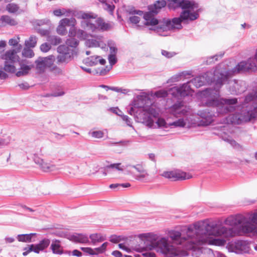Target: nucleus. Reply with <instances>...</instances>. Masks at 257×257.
Returning a JSON list of instances; mask_svg holds the SVG:
<instances>
[{
    "label": "nucleus",
    "mask_w": 257,
    "mask_h": 257,
    "mask_svg": "<svg viewBox=\"0 0 257 257\" xmlns=\"http://www.w3.org/2000/svg\"><path fill=\"white\" fill-rule=\"evenodd\" d=\"M36 236V233L19 234L17 236V238L19 241L30 242L35 241L33 238Z\"/></svg>",
    "instance_id": "nucleus-26"
},
{
    "label": "nucleus",
    "mask_w": 257,
    "mask_h": 257,
    "mask_svg": "<svg viewBox=\"0 0 257 257\" xmlns=\"http://www.w3.org/2000/svg\"><path fill=\"white\" fill-rule=\"evenodd\" d=\"M55 16L60 17L63 15L70 16H74L78 19H83L81 22V27L84 30L92 32L99 31H105L110 30L113 25L110 23H105L101 18H97V15L91 13H85L80 12L77 15L75 14L73 11L65 9H57L53 11Z\"/></svg>",
    "instance_id": "nucleus-4"
},
{
    "label": "nucleus",
    "mask_w": 257,
    "mask_h": 257,
    "mask_svg": "<svg viewBox=\"0 0 257 257\" xmlns=\"http://www.w3.org/2000/svg\"><path fill=\"white\" fill-rule=\"evenodd\" d=\"M112 255L115 257H121L122 256L121 252L118 250H114L112 251Z\"/></svg>",
    "instance_id": "nucleus-64"
},
{
    "label": "nucleus",
    "mask_w": 257,
    "mask_h": 257,
    "mask_svg": "<svg viewBox=\"0 0 257 257\" xmlns=\"http://www.w3.org/2000/svg\"><path fill=\"white\" fill-rule=\"evenodd\" d=\"M224 140L227 142L228 143H229L231 145V146H232L233 147L236 148L237 146H239L238 144L237 143L236 141L232 139L227 138Z\"/></svg>",
    "instance_id": "nucleus-55"
},
{
    "label": "nucleus",
    "mask_w": 257,
    "mask_h": 257,
    "mask_svg": "<svg viewBox=\"0 0 257 257\" xmlns=\"http://www.w3.org/2000/svg\"><path fill=\"white\" fill-rule=\"evenodd\" d=\"M22 55L25 57L32 58L34 56V52L30 48L25 47L23 50Z\"/></svg>",
    "instance_id": "nucleus-40"
},
{
    "label": "nucleus",
    "mask_w": 257,
    "mask_h": 257,
    "mask_svg": "<svg viewBox=\"0 0 257 257\" xmlns=\"http://www.w3.org/2000/svg\"><path fill=\"white\" fill-rule=\"evenodd\" d=\"M156 123L159 127H164L167 128L169 126V124L168 125L165 120L162 118H158L156 121Z\"/></svg>",
    "instance_id": "nucleus-46"
},
{
    "label": "nucleus",
    "mask_w": 257,
    "mask_h": 257,
    "mask_svg": "<svg viewBox=\"0 0 257 257\" xmlns=\"http://www.w3.org/2000/svg\"><path fill=\"white\" fill-rule=\"evenodd\" d=\"M168 7L170 9L181 8L183 9L179 18L172 19H163L160 24V27L157 29V33L161 36L170 35L171 31L180 30L182 28V22L188 23L197 19L199 14L198 6L193 2L186 0H168Z\"/></svg>",
    "instance_id": "nucleus-3"
},
{
    "label": "nucleus",
    "mask_w": 257,
    "mask_h": 257,
    "mask_svg": "<svg viewBox=\"0 0 257 257\" xmlns=\"http://www.w3.org/2000/svg\"><path fill=\"white\" fill-rule=\"evenodd\" d=\"M108 244V242H105L100 246L94 249L90 247H81V249L90 255H97L103 253L105 251Z\"/></svg>",
    "instance_id": "nucleus-21"
},
{
    "label": "nucleus",
    "mask_w": 257,
    "mask_h": 257,
    "mask_svg": "<svg viewBox=\"0 0 257 257\" xmlns=\"http://www.w3.org/2000/svg\"><path fill=\"white\" fill-rule=\"evenodd\" d=\"M197 114L201 118L198 123L199 125L207 126L211 124L213 121V114L208 109L199 110Z\"/></svg>",
    "instance_id": "nucleus-17"
},
{
    "label": "nucleus",
    "mask_w": 257,
    "mask_h": 257,
    "mask_svg": "<svg viewBox=\"0 0 257 257\" xmlns=\"http://www.w3.org/2000/svg\"><path fill=\"white\" fill-rule=\"evenodd\" d=\"M120 240V236L117 235H112L110 237V241L113 243L118 242Z\"/></svg>",
    "instance_id": "nucleus-58"
},
{
    "label": "nucleus",
    "mask_w": 257,
    "mask_h": 257,
    "mask_svg": "<svg viewBox=\"0 0 257 257\" xmlns=\"http://www.w3.org/2000/svg\"><path fill=\"white\" fill-rule=\"evenodd\" d=\"M91 135L92 137L97 138V139H101L104 136V133L101 131H96L91 132Z\"/></svg>",
    "instance_id": "nucleus-44"
},
{
    "label": "nucleus",
    "mask_w": 257,
    "mask_h": 257,
    "mask_svg": "<svg viewBox=\"0 0 257 257\" xmlns=\"http://www.w3.org/2000/svg\"><path fill=\"white\" fill-rule=\"evenodd\" d=\"M107 45L109 48V54L116 55L117 49L115 46V43L112 41L109 40L107 42Z\"/></svg>",
    "instance_id": "nucleus-41"
},
{
    "label": "nucleus",
    "mask_w": 257,
    "mask_h": 257,
    "mask_svg": "<svg viewBox=\"0 0 257 257\" xmlns=\"http://www.w3.org/2000/svg\"><path fill=\"white\" fill-rule=\"evenodd\" d=\"M120 163L112 164L110 165L107 166V168H115L118 170H122L123 169L119 167Z\"/></svg>",
    "instance_id": "nucleus-56"
},
{
    "label": "nucleus",
    "mask_w": 257,
    "mask_h": 257,
    "mask_svg": "<svg viewBox=\"0 0 257 257\" xmlns=\"http://www.w3.org/2000/svg\"><path fill=\"white\" fill-rule=\"evenodd\" d=\"M75 25L70 26L71 28L69 30L68 36L70 38H75L77 34V29L75 27Z\"/></svg>",
    "instance_id": "nucleus-47"
},
{
    "label": "nucleus",
    "mask_w": 257,
    "mask_h": 257,
    "mask_svg": "<svg viewBox=\"0 0 257 257\" xmlns=\"http://www.w3.org/2000/svg\"><path fill=\"white\" fill-rule=\"evenodd\" d=\"M127 142L126 141H120L118 142H114L112 141H108L106 143V144L108 146L120 144L122 146H125L127 145Z\"/></svg>",
    "instance_id": "nucleus-52"
},
{
    "label": "nucleus",
    "mask_w": 257,
    "mask_h": 257,
    "mask_svg": "<svg viewBox=\"0 0 257 257\" xmlns=\"http://www.w3.org/2000/svg\"><path fill=\"white\" fill-rule=\"evenodd\" d=\"M162 54L168 58H170L173 57L176 55V53L173 52H168L166 50H162Z\"/></svg>",
    "instance_id": "nucleus-51"
},
{
    "label": "nucleus",
    "mask_w": 257,
    "mask_h": 257,
    "mask_svg": "<svg viewBox=\"0 0 257 257\" xmlns=\"http://www.w3.org/2000/svg\"><path fill=\"white\" fill-rule=\"evenodd\" d=\"M108 59L111 66L114 65L117 62L116 55L109 54L108 57Z\"/></svg>",
    "instance_id": "nucleus-48"
},
{
    "label": "nucleus",
    "mask_w": 257,
    "mask_h": 257,
    "mask_svg": "<svg viewBox=\"0 0 257 257\" xmlns=\"http://www.w3.org/2000/svg\"><path fill=\"white\" fill-rule=\"evenodd\" d=\"M51 243V240L48 238H44L40 241L39 243L36 244H32L33 247H34V252L39 253L40 251H43L49 246Z\"/></svg>",
    "instance_id": "nucleus-22"
},
{
    "label": "nucleus",
    "mask_w": 257,
    "mask_h": 257,
    "mask_svg": "<svg viewBox=\"0 0 257 257\" xmlns=\"http://www.w3.org/2000/svg\"><path fill=\"white\" fill-rule=\"evenodd\" d=\"M168 95V92L165 90H160L155 92L154 96L157 98H165Z\"/></svg>",
    "instance_id": "nucleus-42"
},
{
    "label": "nucleus",
    "mask_w": 257,
    "mask_h": 257,
    "mask_svg": "<svg viewBox=\"0 0 257 257\" xmlns=\"http://www.w3.org/2000/svg\"><path fill=\"white\" fill-rule=\"evenodd\" d=\"M99 56H91L85 59V63L89 65L93 66L98 63Z\"/></svg>",
    "instance_id": "nucleus-35"
},
{
    "label": "nucleus",
    "mask_w": 257,
    "mask_h": 257,
    "mask_svg": "<svg viewBox=\"0 0 257 257\" xmlns=\"http://www.w3.org/2000/svg\"><path fill=\"white\" fill-rule=\"evenodd\" d=\"M218 57V56L217 55H215V56H213L212 57H211L210 58H209V59H208L207 60V63H211L212 62H214L215 61L217 60Z\"/></svg>",
    "instance_id": "nucleus-60"
},
{
    "label": "nucleus",
    "mask_w": 257,
    "mask_h": 257,
    "mask_svg": "<svg viewBox=\"0 0 257 257\" xmlns=\"http://www.w3.org/2000/svg\"><path fill=\"white\" fill-rule=\"evenodd\" d=\"M19 86L23 89H27L29 88V85L27 83H23L19 84Z\"/></svg>",
    "instance_id": "nucleus-63"
},
{
    "label": "nucleus",
    "mask_w": 257,
    "mask_h": 257,
    "mask_svg": "<svg viewBox=\"0 0 257 257\" xmlns=\"http://www.w3.org/2000/svg\"><path fill=\"white\" fill-rule=\"evenodd\" d=\"M186 124V122L183 118H179L175 121L170 123L169 126H173V127H184Z\"/></svg>",
    "instance_id": "nucleus-33"
},
{
    "label": "nucleus",
    "mask_w": 257,
    "mask_h": 257,
    "mask_svg": "<svg viewBox=\"0 0 257 257\" xmlns=\"http://www.w3.org/2000/svg\"><path fill=\"white\" fill-rule=\"evenodd\" d=\"M166 6V2L165 0H158L154 5L148 6L149 12L145 13L144 19L145 20L144 24L151 26L150 30L154 31L157 33L156 29L160 27V24L162 20L158 21L155 18V16Z\"/></svg>",
    "instance_id": "nucleus-9"
},
{
    "label": "nucleus",
    "mask_w": 257,
    "mask_h": 257,
    "mask_svg": "<svg viewBox=\"0 0 257 257\" xmlns=\"http://www.w3.org/2000/svg\"><path fill=\"white\" fill-rule=\"evenodd\" d=\"M78 39L80 40H86L89 37V35L87 32L81 29H77V34L76 36Z\"/></svg>",
    "instance_id": "nucleus-39"
},
{
    "label": "nucleus",
    "mask_w": 257,
    "mask_h": 257,
    "mask_svg": "<svg viewBox=\"0 0 257 257\" xmlns=\"http://www.w3.org/2000/svg\"><path fill=\"white\" fill-rule=\"evenodd\" d=\"M92 244L95 245L99 242H101L105 239V237L101 233H93L89 235Z\"/></svg>",
    "instance_id": "nucleus-27"
},
{
    "label": "nucleus",
    "mask_w": 257,
    "mask_h": 257,
    "mask_svg": "<svg viewBox=\"0 0 257 257\" xmlns=\"http://www.w3.org/2000/svg\"><path fill=\"white\" fill-rule=\"evenodd\" d=\"M224 224L233 227L239 226L241 232L245 234H253L257 228L256 226L249 222L246 217L240 214L228 217L224 220Z\"/></svg>",
    "instance_id": "nucleus-10"
},
{
    "label": "nucleus",
    "mask_w": 257,
    "mask_h": 257,
    "mask_svg": "<svg viewBox=\"0 0 257 257\" xmlns=\"http://www.w3.org/2000/svg\"><path fill=\"white\" fill-rule=\"evenodd\" d=\"M137 100L140 101L141 104H139L138 107L143 108V110L149 115L143 118V123L150 128H153L154 122L152 117L156 118L159 116V110L155 106L152 104L149 95L145 92L141 93L137 97Z\"/></svg>",
    "instance_id": "nucleus-8"
},
{
    "label": "nucleus",
    "mask_w": 257,
    "mask_h": 257,
    "mask_svg": "<svg viewBox=\"0 0 257 257\" xmlns=\"http://www.w3.org/2000/svg\"><path fill=\"white\" fill-rule=\"evenodd\" d=\"M76 24V21L74 18L63 19L59 22V25L56 29L57 33L61 36L65 35L67 34L66 26H74Z\"/></svg>",
    "instance_id": "nucleus-19"
},
{
    "label": "nucleus",
    "mask_w": 257,
    "mask_h": 257,
    "mask_svg": "<svg viewBox=\"0 0 257 257\" xmlns=\"http://www.w3.org/2000/svg\"><path fill=\"white\" fill-rule=\"evenodd\" d=\"M51 45L48 43H44L42 44L40 47L41 51L44 53L48 52L51 49Z\"/></svg>",
    "instance_id": "nucleus-45"
},
{
    "label": "nucleus",
    "mask_w": 257,
    "mask_h": 257,
    "mask_svg": "<svg viewBox=\"0 0 257 257\" xmlns=\"http://www.w3.org/2000/svg\"><path fill=\"white\" fill-rule=\"evenodd\" d=\"M18 43V41L15 39H11L9 41V44L11 46H16Z\"/></svg>",
    "instance_id": "nucleus-62"
},
{
    "label": "nucleus",
    "mask_w": 257,
    "mask_h": 257,
    "mask_svg": "<svg viewBox=\"0 0 257 257\" xmlns=\"http://www.w3.org/2000/svg\"><path fill=\"white\" fill-rule=\"evenodd\" d=\"M131 167L136 171V172H135L137 173H139L142 172L143 171H145V170L143 169V168L139 165H138L137 166H132Z\"/></svg>",
    "instance_id": "nucleus-57"
},
{
    "label": "nucleus",
    "mask_w": 257,
    "mask_h": 257,
    "mask_svg": "<svg viewBox=\"0 0 257 257\" xmlns=\"http://www.w3.org/2000/svg\"><path fill=\"white\" fill-rule=\"evenodd\" d=\"M218 69L219 71L226 70L221 69L219 66L217 67L213 73V80L211 77L212 74L210 72L205 73L201 76H199L186 83H184L180 86L173 87L169 90L170 93L174 97H182L189 95L192 92L190 83L194 85L196 88H199L206 83L214 82L213 88H207L201 92V105L207 107H215L219 114L227 113L232 112L235 110L234 105L237 103V99L232 98H219L220 96L219 90L220 87H217L216 80L215 79V71Z\"/></svg>",
    "instance_id": "nucleus-2"
},
{
    "label": "nucleus",
    "mask_w": 257,
    "mask_h": 257,
    "mask_svg": "<svg viewBox=\"0 0 257 257\" xmlns=\"http://www.w3.org/2000/svg\"><path fill=\"white\" fill-rule=\"evenodd\" d=\"M121 117L122 119L126 122L127 125L132 126V120L128 116L123 114Z\"/></svg>",
    "instance_id": "nucleus-53"
},
{
    "label": "nucleus",
    "mask_w": 257,
    "mask_h": 257,
    "mask_svg": "<svg viewBox=\"0 0 257 257\" xmlns=\"http://www.w3.org/2000/svg\"><path fill=\"white\" fill-rule=\"evenodd\" d=\"M72 50L70 49L67 45H61L57 48V52L59 53L71 54Z\"/></svg>",
    "instance_id": "nucleus-38"
},
{
    "label": "nucleus",
    "mask_w": 257,
    "mask_h": 257,
    "mask_svg": "<svg viewBox=\"0 0 257 257\" xmlns=\"http://www.w3.org/2000/svg\"><path fill=\"white\" fill-rule=\"evenodd\" d=\"M109 110L112 112V113H115L116 115L120 116L121 117L123 114V112L117 107H111L109 109Z\"/></svg>",
    "instance_id": "nucleus-49"
},
{
    "label": "nucleus",
    "mask_w": 257,
    "mask_h": 257,
    "mask_svg": "<svg viewBox=\"0 0 257 257\" xmlns=\"http://www.w3.org/2000/svg\"><path fill=\"white\" fill-rule=\"evenodd\" d=\"M72 254L74 256H76L78 257H80L82 256V253L81 251L77 249H74L72 251Z\"/></svg>",
    "instance_id": "nucleus-61"
},
{
    "label": "nucleus",
    "mask_w": 257,
    "mask_h": 257,
    "mask_svg": "<svg viewBox=\"0 0 257 257\" xmlns=\"http://www.w3.org/2000/svg\"><path fill=\"white\" fill-rule=\"evenodd\" d=\"M162 176L173 181L188 179L190 178L189 175L180 170L164 172L162 174Z\"/></svg>",
    "instance_id": "nucleus-18"
},
{
    "label": "nucleus",
    "mask_w": 257,
    "mask_h": 257,
    "mask_svg": "<svg viewBox=\"0 0 257 257\" xmlns=\"http://www.w3.org/2000/svg\"><path fill=\"white\" fill-rule=\"evenodd\" d=\"M126 11L130 15L128 19V23L135 25L137 29L140 28L141 26L138 25L141 20V18L139 16H144L145 13L144 14V12L142 11L136 10L133 7H129Z\"/></svg>",
    "instance_id": "nucleus-16"
},
{
    "label": "nucleus",
    "mask_w": 257,
    "mask_h": 257,
    "mask_svg": "<svg viewBox=\"0 0 257 257\" xmlns=\"http://www.w3.org/2000/svg\"><path fill=\"white\" fill-rule=\"evenodd\" d=\"M102 5L103 9L107 11L110 15H112L114 9V6L106 2V0H98Z\"/></svg>",
    "instance_id": "nucleus-29"
},
{
    "label": "nucleus",
    "mask_w": 257,
    "mask_h": 257,
    "mask_svg": "<svg viewBox=\"0 0 257 257\" xmlns=\"http://www.w3.org/2000/svg\"><path fill=\"white\" fill-rule=\"evenodd\" d=\"M250 220L252 223L257 224V212H255L252 215Z\"/></svg>",
    "instance_id": "nucleus-59"
},
{
    "label": "nucleus",
    "mask_w": 257,
    "mask_h": 257,
    "mask_svg": "<svg viewBox=\"0 0 257 257\" xmlns=\"http://www.w3.org/2000/svg\"><path fill=\"white\" fill-rule=\"evenodd\" d=\"M199 257H215V254L212 250L205 248L202 250L201 253Z\"/></svg>",
    "instance_id": "nucleus-37"
},
{
    "label": "nucleus",
    "mask_w": 257,
    "mask_h": 257,
    "mask_svg": "<svg viewBox=\"0 0 257 257\" xmlns=\"http://www.w3.org/2000/svg\"><path fill=\"white\" fill-rule=\"evenodd\" d=\"M37 42V38L34 36L30 37L28 40H26L25 42V47L33 48L36 46Z\"/></svg>",
    "instance_id": "nucleus-30"
},
{
    "label": "nucleus",
    "mask_w": 257,
    "mask_h": 257,
    "mask_svg": "<svg viewBox=\"0 0 257 257\" xmlns=\"http://www.w3.org/2000/svg\"><path fill=\"white\" fill-rule=\"evenodd\" d=\"M32 246V244L29 245L27 247H25L24 248V251L23 252V254L24 256L28 255L31 251L34 252V247H33Z\"/></svg>",
    "instance_id": "nucleus-50"
},
{
    "label": "nucleus",
    "mask_w": 257,
    "mask_h": 257,
    "mask_svg": "<svg viewBox=\"0 0 257 257\" xmlns=\"http://www.w3.org/2000/svg\"><path fill=\"white\" fill-rule=\"evenodd\" d=\"M79 41L75 38H70L66 41V45L70 47L75 48L77 47Z\"/></svg>",
    "instance_id": "nucleus-34"
},
{
    "label": "nucleus",
    "mask_w": 257,
    "mask_h": 257,
    "mask_svg": "<svg viewBox=\"0 0 257 257\" xmlns=\"http://www.w3.org/2000/svg\"><path fill=\"white\" fill-rule=\"evenodd\" d=\"M226 247L229 251L239 254L248 253L250 250L249 243L242 240L230 241L228 242Z\"/></svg>",
    "instance_id": "nucleus-11"
},
{
    "label": "nucleus",
    "mask_w": 257,
    "mask_h": 257,
    "mask_svg": "<svg viewBox=\"0 0 257 257\" xmlns=\"http://www.w3.org/2000/svg\"><path fill=\"white\" fill-rule=\"evenodd\" d=\"M19 10V6L15 3L9 4L6 6V10L10 13H15Z\"/></svg>",
    "instance_id": "nucleus-36"
},
{
    "label": "nucleus",
    "mask_w": 257,
    "mask_h": 257,
    "mask_svg": "<svg viewBox=\"0 0 257 257\" xmlns=\"http://www.w3.org/2000/svg\"><path fill=\"white\" fill-rule=\"evenodd\" d=\"M70 240L76 243H86L89 242V238L85 234L75 233L69 237Z\"/></svg>",
    "instance_id": "nucleus-24"
},
{
    "label": "nucleus",
    "mask_w": 257,
    "mask_h": 257,
    "mask_svg": "<svg viewBox=\"0 0 257 257\" xmlns=\"http://www.w3.org/2000/svg\"><path fill=\"white\" fill-rule=\"evenodd\" d=\"M50 249L55 254L61 255L63 253V247L61 245V242L58 239H53L50 245Z\"/></svg>",
    "instance_id": "nucleus-23"
},
{
    "label": "nucleus",
    "mask_w": 257,
    "mask_h": 257,
    "mask_svg": "<svg viewBox=\"0 0 257 257\" xmlns=\"http://www.w3.org/2000/svg\"><path fill=\"white\" fill-rule=\"evenodd\" d=\"M92 38L87 39L85 45L88 47H99L103 50L106 49L104 37L102 35L91 36Z\"/></svg>",
    "instance_id": "nucleus-14"
},
{
    "label": "nucleus",
    "mask_w": 257,
    "mask_h": 257,
    "mask_svg": "<svg viewBox=\"0 0 257 257\" xmlns=\"http://www.w3.org/2000/svg\"><path fill=\"white\" fill-rule=\"evenodd\" d=\"M131 186V184L129 183H125L122 184H112L109 185V188L111 189H115L118 187H121L123 188H127Z\"/></svg>",
    "instance_id": "nucleus-43"
},
{
    "label": "nucleus",
    "mask_w": 257,
    "mask_h": 257,
    "mask_svg": "<svg viewBox=\"0 0 257 257\" xmlns=\"http://www.w3.org/2000/svg\"><path fill=\"white\" fill-rule=\"evenodd\" d=\"M34 161L36 164L38 165L40 168L45 172L54 171L56 169L55 165L50 163L45 162L43 159L38 156H35Z\"/></svg>",
    "instance_id": "nucleus-20"
},
{
    "label": "nucleus",
    "mask_w": 257,
    "mask_h": 257,
    "mask_svg": "<svg viewBox=\"0 0 257 257\" xmlns=\"http://www.w3.org/2000/svg\"><path fill=\"white\" fill-rule=\"evenodd\" d=\"M47 40L51 45L54 46L59 45L62 42V39L60 37L53 35L48 36L47 37Z\"/></svg>",
    "instance_id": "nucleus-31"
},
{
    "label": "nucleus",
    "mask_w": 257,
    "mask_h": 257,
    "mask_svg": "<svg viewBox=\"0 0 257 257\" xmlns=\"http://www.w3.org/2000/svg\"><path fill=\"white\" fill-rule=\"evenodd\" d=\"M229 91L232 94L238 95L246 89L245 82L242 80L234 79L229 81Z\"/></svg>",
    "instance_id": "nucleus-15"
},
{
    "label": "nucleus",
    "mask_w": 257,
    "mask_h": 257,
    "mask_svg": "<svg viewBox=\"0 0 257 257\" xmlns=\"http://www.w3.org/2000/svg\"><path fill=\"white\" fill-rule=\"evenodd\" d=\"M240 112L229 115L228 123L240 124L257 117V89L249 92L245 96Z\"/></svg>",
    "instance_id": "nucleus-5"
},
{
    "label": "nucleus",
    "mask_w": 257,
    "mask_h": 257,
    "mask_svg": "<svg viewBox=\"0 0 257 257\" xmlns=\"http://www.w3.org/2000/svg\"><path fill=\"white\" fill-rule=\"evenodd\" d=\"M76 54L75 50H72L71 54L67 53H59L57 57V60L58 63H68L71 60L74 55Z\"/></svg>",
    "instance_id": "nucleus-25"
},
{
    "label": "nucleus",
    "mask_w": 257,
    "mask_h": 257,
    "mask_svg": "<svg viewBox=\"0 0 257 257\" xmlns=\"http://www.w3.org/2000/svg\"><path fill=\"white\" fill-rule=\"evenodd\" d=\"M0 21L4 25H8L14 26L18 24L17 22L14 19L8 15L2 16L0 18Z\"/></svg>",
    "instance_id": "nucleus-28"
},
{
    "label": "nucleus",
    "mask_w": 257,
    "mask_h": 257,
    "mask_svg": "<svg viewBox=\"0 0 257 257\" xmlns=\"http://www.w3.org/2000/svg\"><path fill=\"white\" fill-rule=\"evenodd\" d=\"M257 49L254 58H250L247 61H241L231 70L217 69L215 73L217 87H220L228 81L229 77L236 74L246 71H255L257 69Z\"/></svg>",
    "instance_id": "nucleus-6"
},
{
    "label": "nucleus",
    "mask_w": 257,
    "mask_h": 257,
    "mask_svg": "<svg viewBox=\"0 0 257 257\" xmlns=\"http://www.w3.org/2000/svg\"><path fill=\"white\" fill-rule=\"evenodd\" d=\"M17 52L14 50L7 51L2 57L5 60L4 70L8 73H14L18 77L28 74L30 70L34 67V64H29L28 61H22L20 63V70L17 71L16 64L18 61L19 57Z\"/></svg>",
    "instance_id": "nucleus-7"
},
{
    "label": "nucleus",
    "mask_w": 257,
    "mask_h": 257,
    "mask_svg": "<svg viewBox=\"0 0 257 257\" xmlns=\"http://www.w3.org/2000/svg\"><path fill=\"white\" fill-rule=\"evenodd\" d=\"M238 234L233 228L202 221L169 230L168 239L165 237L159 239L158 235L153 233L141 234L144 245L140 246L136 250L142 252L145 257H155V253L151 251L153 249L160 250L166 257H185L188 255L187 250H195L199 249L201 245L223 246L225 244V239L211 236L232 237Z\"/></svg>",
    "instance_id": "nucleus-1"
},
{
    "label": "nucleus",
    "mask_w": 257,
    "mask_h": 257,
    "mask_svg": "<svg viewBox=\"0 0 257 257\" xmlns=\"http://www.w3.org/2000/svg\"><path fill=\"white\" fill-rule=\"evenodd\" d=\"M168 112L176 117L190 115L191 110L189 106L184 105L183 103H176L168 109Z\"/></svg>",
    "instance_id": "nucleus-12"
},
{
    "label": "nucleus",
    "mask_w": 257,
    "mask_h": 257,
    "mask_svg": "<svg viewBox=\"0 0 257 257\" xmlns=\"http://www.w3.org/2000/svg\"><path fill=\"white\" fill-rule=\"evenodd\" d=\"M38 33L42 36H49L50 32L48 30L39 29L38 30Z\"/></svg>",
    "instance_id": "nucleus-54"
},
{
    "label": "nucleus",
    "mask_w": 257,
    "mask_h": 257,
    "mask_svg": "<svg viewBox=\"0 0 257 257\" xmlns=\"http://www.w3.org/2000/svg\"><path fill=\"white\" fill-rule=\"evenodd\" d=\"M132 173L134 174V177L136 179L141 181H145L146 177L148 176V173L145 170L139 173L133 171Z\"/></svg>",
    "instance_id": "nucleus-32"
},
{
    "label": "nucleus",
    "mask_w": 257,
    "mask_h": 257,
    "mask_svg": "<svg viewBox=\"0 0 257 257\" xmlns=\"http://www.w3.org/2000/svg\"><path fill=\"white\" fill-rule=\"evenodd\" d=\"M55 57L50 55L48 57H39L35 62L36 69L40 73L44 72L47 67H50L53 64Z\"/></svg>",
    "instance_id": "nucleus-13"
}]
</instances>
